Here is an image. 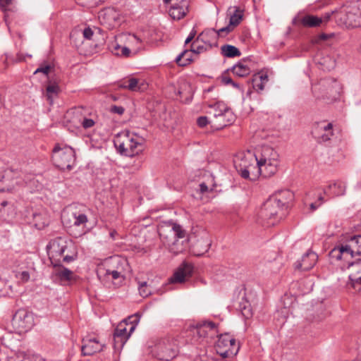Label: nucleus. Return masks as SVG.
<instances>
[{"label":"nucleus","instance_id":"4468645a","mask_svg":"<svg viewBox=\"0 0 361 361\" xmlns=\"http://www.w3.org/2000/svg\"><path fill=\"white\" fill-rule=\"evenodd\" d=\"M99 19L103 25L111 30L121 24V16L116 9L107 8L99 13Z\"/></svg>","mask_w":361,"mask_h":361},{"label":"nucleus","instance_id":"2eb2a0df","mask_svg":"<svg viewBox=\"0 0 361 361\" xmlns=\"http://www.w3.org/2000/svg\"><path fill=\"white\" fill-rule=\"evenodd\" d=\"M216 325L212 322H203L197 324V325L190 329V332L193 334V341L195 343H202L209 335V331H216Z\"/></svg>","mask_w":361,"mask_h":361},{"label":"nucleus","instance_id":"f257e3e1","mask_svg":"<svg viewBox=\"0 0 361 361\" xmlns=\"http://www.w3.org/2000/svg\"><path fill=\"white\" fill-rule=\"evenodd\" d=\"M158 233L162 243L171 252L177 255L184 251L183 241L179 243V240L185 238L186 231L180 225L173 221L164 222L159 225Z\"/></svg>","mask_w":361,"mask_h":361},{"label":"nucleus","instance_id":"b1692460","mask_svg":"<svg viewBox=\"0 0 361 361\" xmlns=\"http://www.w3.org/2000/svg\"><path fill=\"white\" fill-rule=\"evenodd\" d=\"M106 269H113L114 271H119L126 274L128 263L126 259L114 256L106 262Z\"/></svg>","mask_w":361,"mask_h":361},{"label":"nucleus","instance_id":"e433bc0d","mask_svg":"<svg viewBox=\"0 0 361 361\" xmlns=\"http://www.w3.org/2000/svg\"><path fill=\"white\" fill-rule=\"evenodd\" d=\"M210 49V47H207V44L202 43V41L197 37L191 44L190 51L199 54Z\"/></svg>","mask_w":361,"mask_h":361},{"label":"nucleus","instance_id":"09e8293b","mask_svg":"<svg viewBox=\"0 0 361 361\" xmlns=\"http://www.w3.org/2000/svg\"><path fill=\"white\" fill-rule=\"evenodd\" d=\"M16 277L22 283H26L30 280V275L27 271H17Z\"/></svg>","mask_w":361,"mask_h":361},{"label":"nucleus","instance_id":"c03bdc74","mask_svg":"<svg viewBox=\"0 0 361 361\" xmlns=\"http://www.w3.org/2000/svg\"><path fill=\"white\" fill-rule=\"evenodd\" d=\"M104 274L106 276H111L112 280H119L120 281H123L126 278V274L114 271L113 269H106Z\"/></svg>","mask_w":361,"mask_h":361},{"label":"nucleus","instance_id":"e2e57ef3","mask_svg":"<svg viewBox=\"0 0 361 361\" xmlns=\"http://www.w3.org/2000/svg\"><path fill=\"white\" fill-rule=\"evenodd\" d=\"M12 0H0V6L2 8H5L11 4Z\"/></svg>","mask_w":361,"mask_h":361},{"label":"nucleus","instance_id":"c9c22d12","mask_svg":"<svg viewBox=\"0 0 361 361\" xmlns=\"http://www.w3.org/2000/svg\"><path fill=\"white\" fill-rule=\"evenodd\" d=\"M357 256H361V235L347 236Z\"/></svg>","mask_w":361,"mask_h":361},{"label":"nucleus","instance_id":"f03ea898","mask_svg":"<svg viewBox=\"0 0 361 361\" xmlns=\"http://www.w3.org/2000/svg\"><path fill=\"white\" fill-rule=\"evenodd\" d=\"M145 139L129 130L118 133L114 139L117 151L123 156L134 157L142 150Z\"/></svg>","mask_w":361,"mask_h":361},{"label":"nucleus","instance_id":"c85d7f7f","mask_svg":"<svg viewBox=\"0 0 361 361\" xmlns=\"http://www.w3.org/2000/svg\"><path fill=\"white\" fill-rule=\"evenodd\" d=\"M197 38L202 41V43L207 44V47H212L216 37V32L215 29H208L202 32Z\"/></svg>","mask_w":361,"mask_h":361},{"label":"nucleus","instance_id":"bb28decb","mask_svg":"<svg viewBox=\"0 0 361 361\" xmlns=\"http://www.w3.org/2000/svg\"><path fill=\"white\" fill-rule=\"evenodd\" d=\"M269 77L267 73L261 71L255 74L252 79L253 89L257 92H261L264 88V85L268 82Z\"/></svg>","mask_w":361,"mask_h":361},{"label":"nucleus","instance_id":"69168bd1","mask_svg":"<svg viewBox=\"0 0 361 361\" xmlns=\"http://www.w3.org/2000/svg\"><path fill=\"white\" fill-rule=\"evenodd\" d=\"M200 189L202 193H204L205 192H207L209 190L208 186L205 184V183L202 182L200 185Z\"/></svg>","mask_w":361,"mask_h":361},{"label":"nucleus","instance_id":"de8ad7c7","mask_svg":"<svg viewBox=\"0 0 361 361\" xmlns=\"http://www.w3.org/2000/svg\"><path fill=\"white\" fill-rule=\"evenodd\" d=\"M197 124L200 128H204L208 124H211L212 127L214 128V121H209L207 116H200L197 119Z\"/></svg>","mask_w":361,"mask_h":361},{"label":"nucleus","instance_id":"473e14b6","mask_svg":"<svg viewBox=\"0 0 361 361\" xmlns=\"http://www.w3.org/2000/svg\"><path fill=\"white\" fill-rule=\"evenodd\" d=\"M211 246L210 240L208 238L199 240L193 247V252L195 255L201 256L207 252Z\"/></svg>","mask_w":361,"mask_h":361},{"label":"nucleus","instance_id":"9b49d317","mask_svg":"<svg viewBox=\"0 0 361 361\" xmlns=\"http://www.w3.org/2000/svg\"><path fill=\"white\" fill-rule=\"evenodd\" d=\"M329 256L333 263L346 259L348 256L353 258L357 255L347 237H343L338 240L335 247L329 252Z\"/></svg>","mask_w":361,"mask_h":361},{"label":"nucleus","instance_id":"a878e982","mask_svg":"<svg viewBox=\"0 0 361 361\" xmlns=\"http://www.w3.org/2000/svg\"><path fill=\"white\" fill-rule=\"evenodd\" d=\"M188 11V5L186 1L182 0L179 4H174L169 9V15L176 20L183 18Z\"/></svg>","mask_w":361,"mask_h":361},{"label":"nucleus","instance_id":"bf43d9fd","mask_svg":"<svg viewBox=\"0 0 361 361\" xmlns=\"http://www.w3.org/2000/svg\"><path fill=\"white\" fill-rule=\"evenodd\" d=\"M195 35H196V31L193 28L192 30V31L190 32V35H188V37L186 38V39L185 41V44H188L189 42H190L194 39Z\"/></svg>","mask_w":361,"mask_h":361},{"label":"nucleus","instance_id":"9d476101","mask_svg":"<svg viewBox=\"0 0 361 361\" xmlns=\"http://www.w3.org/2000/svg\"><path fill=\"white\" fill-rule=\"evenodd\" d=\"M11 324L16 333H26L34 326L33 314L25 309H20L13 316Z\"/></svg>","mask_w":361,"mask_h":361},{"label":"nucleus","instance_id":"864d4df0","mask_svg":"<svg viewBox=\"0 0 361 361\" xmlns=\"http://www.w3.org/2000/svg\"><path fill=\"white\" fill-rule=\"evenodd\" d=\"M184 86L188 89V91L187 92V93H185V90H183L182 88L178 91V93L180 95L185 94V101L189 102L191 100V97H192V92L190 90V87L188 85H184Z\"/></svg>","mask_w":361,"mask_h":361},{"label":"nucleus","instance_id":"4c0bfd02","mask_svg":"<svg viewBox=\"0 0 361 361\" xmlns=\"http://www.w3.org/2000/svg\"><path fill=\"white\" fill-rule=\"evenodd\" d=\"M191 61L190 50H184L176 58V63L180 66H187Z\"/></svg>","mask_w":361,"mask_h":361},{"label":"nucleus","instance_id":"0eeeda50","mask_svg":"<svg viewBox=\"0 0 361 361\" xmlns=\"http://www.w3.org/2000/svg\"><path fill=\"white\" fill-rule=\"evenodd\" d=\"M341 90L339 82L333 78L321 80L318 84L312 86V93L317 99H335Z\"/></svg>","mask_w":361,"mask_h":361},{"label":"nucleus","instance_id":"7c9ffc66","mask_svg":"<svg viewBox=\"0 0 361 361\" xmlns=\"http://www.w3.org/2000/svg\"><path fill=\"white\" fill-rule=\"evenodd\" d=\"M214 118V128L216 130H219L231 123L234 120V115L231 111V116H224V112H222L219 116Z\"/></svg>","mask_w":361,"mask_h":361},{"label":"nucleus","instance_id":"a19ab883","mask_svg":"<svg viewBox=\"0 0 361 361\" xmlns=\"http://www.w3.org/2000/svg\"><path fill=\"white\" fill-rule=\"evenodd\" d=\"M145 84L144 82H140V80L131 78L128 80V90L133 92H137L142 90Z\"/></svg>","mask_w":361,"mask_h":361},{"label":"nucleus","instance_id":"f3484780","mask_svg":"<svg viewBox=\"0 0 361 361\" xmlns=\"http://www.w3.org/2000/svg\"><path fill=\"white\" fill-rule=\"evenodd\" d=\"M133 318V316L123 319L116 326L114 333V346L115 349L121 350L127 341L130 338V334H127L126 326L128 321Z\"/></svg>","mask_w":361,"mask_h":361},{"label":"nucleus","instance_id":"338daca9","mask_svg":"<svg viewBox=\"0 0 361 361\" xmlns=\"http://www.w3.org/2000/svg\"><path fill=\"white\" fill-rule=\"evenodd\" d=\"M135 322V324H132L129 329V331L128 332L127 331V334H130V336H131L132 333L135 331V327H136V324L138 322V319H136Z\"/></svg>","mask_w":361,"mask_h":361},{"label":"nucleus","instance_id":"412c9836","mask_svg":"<svg viewBox=\"0 0 361 361\" xmlns=\"http://www.w3.org/2000/svg\"><path fill=\"white\" fill-rule=\"evenodd\" d=\"M78 258V251L74 243L71 240H68L66 245L63 247L61 254V263L69 264Z\"/></svg>","mask_w":361,"mask_h":361},{"label":"nucleus","instance_id":"79ce46f5","mask_svg":"<svg viewBox=\"0 0 361 361\" xmlns=\"http://www.w3.org/2000/svg\"><path fill=\"white\" fill-rule=\"evenodd\" d=\"M113 52L118 56L128 57L131 56L133 54L132 48L130 49L128 47H121L118 44H116L114 47Z\"/></svg>","mask_w":361,"mask_h":361},{"label":"nucleus","instance_id":"f704fd0d","mask_svg":"<svg viewBox=\"0 0 361 361\" xmlns=\"http://www.w3.org/2000/svg\"><path fill=\"white\" fill-rule=\"evenodd\" d=\"M221 53L223 56L228 58H233L241 55L240 50L235 46L231 44H224L221 46Z\"/></svg>","mask_w":361,"mask_h":361},{"label":"nucleus","instance_id":"cd10ccee","mask_svg":"<svg viewBox=\"0 0 361 361\" xmlns=\"http://www.w3.org/2000/svg\"><path fill=\"white\" fill-rule=\"evenodd\" d=\"M55 268V275L61 281H70L73 279L74 274L69 269L63 267L61 262L59 265H53Z\"/></svg>","mask_w":361,"mask_h":361},{"label":"nucleus","instance_id":"72a5a7b5","mask_svg":"<svg viewBox=\"0 0 361 361\" xmlns=\"http://www.w3.org/2000/svg\"><path fill=\"white\" fill-rule=\"evenodd\" d=\"M301 23L307 27H318L322 26L319 17L313 15H306L301 19Z\"/></svg>","mask_w":361,"mask_h":361},{"label":"nucleus","instance_id":"6e6552de","mask_svg":"<svg viewBox=\"0 0 361 361\" xmlns=\"http://www.w3.org/2000/svg\"><path fill=\"white\" fill-rule=\"evenodd\" d=\"M52 161L54 164L61 170H70L75 165V152L69 146H55L53 149Z\"/></svg>","mask_w":361,"mask_h":361},{"label":"nucleus","instance_id":"3c124183","mask_svg":"<svg viewBox=\"0 0 361 361\" xmlns=\"http://www.w3.org/2000/svg\"><path fill=\"white\" fill-rule=\"evenodd\" d=\"M348 280H349V281L348 283V285H349L353 289H356L357 288V286L358 284L361 285V277H358V278L355 279L350 274L348 276Z\"/></svg>","mask_w":361,"mask_h":361},{"label":"nucleus","instance_id":"4be33fe9","mask_svg":"<svg viewBox=\"0 0 361 361\" xmlns=\"http://www.w3.org/2000/svg\"><path fill=\"white\" fill-rule=\"evenodd\" d=\"M317 259V255L314 252H307L302 256L301 261L295 264V269L308 271L314 266Z\"/></svg>","mask_w":361,"mask_h":361},{"label":"nucleus","instance_id":"6e6d98bb","mask_svg":"<svg viewBox=\"0 0 361 361\" xmlns=\"http://www.w3.org/2000/svg\"><path fill=\"white\" fill-rule=\"evenodd\" d=\"M50 69H51V66L49 65L41 66L35 70V71L34 72V74H36L38 73H42L44 75H47L49 73Z\"/></svg>","mask_w":361,"mask_h":361},{"label":"nucleus","instance_id":"49530a36","mask_svg":"<svg viewBox=\"0 0 361 361\" xmlns=\"http://www.w3.org/2000/svg\"><path fill=\"white\" fill-rule=\"evenodd\" d=\"M337 11H338L327 12L320 16L319 18L322 21V26L326 25L332 18L335 19V14Z\"/></svg>","mask_w":361,"mask_h":361},{"label":"nucleus","instance_id":"a211bd4d","mask_svg":"<svg viewBox=\"0 0 361 361\" xmlns=\"http://www.w3.org/2000/svg\"><path fill=\"white\" fill-rule=\"evenodd\" d=\"M61 220L63 224L67 226H84L88 221L87 216L85 214L73 212L71 208L62 212Z\"/></svg>","mask_w":361,"mask_h":361},{"label":"nucleus","instance_id":"603ef678","mask_svg":"<svg viewBox=\"0 0 361 361\" xmlns=\"http://www.w3.org/2000/svg\"><path fill=\"white\" fill-rule=\"evenodd\" d=\"M233 30V27L230 25L224 27L218 30H216V37L219 36H225L228 35L229 32H231Z\"/></svg>","mask_w":361,"mask_h":361},{"label":"nucleus","instance_id":"5fc2aeb1","mask_svg":"<svg viewBox=\"0 0 361 361\" xmlns=\"http://www.w3.org/2000/svg\"><path fill=\"white\" fill-rule=\"evenodd\" d=\"M124 111H125V109L121 106L114 105V106H111L110 108V112L116 114L118 115L123 114Z\"/></svg>","mask_w":361,"mask_h":361},{"label":"nucleus","instance_id":"2f4dec72","mask_svg":"<svg viewBox=\"0 0 361 361\" xmlns=\"http://www.w3.org/2000/svg\"><path fill=\"white\" fill-rule=\"evenodd\" d=\"M345 186L343 182H332L325 192L330 195L339 196L345 193Z\"/></svg>","mask_w":361,"mask_h":361},{"label":"nucleus","instance_id":"423d86ee","mask_svg":"<svg viewBox=\"0 0 361 361\" xmlns=\"http://www.w3.org/2000/svg\"><path fill=\"white\" fill-rule=\"evenodd\" d=\"M276 201V199L269 197L259 212V221L260 220L265 226H274L284 215L283 209Z\"/></svg>","mask_w":361,"mask_h":361},{"label":"nucleus","instance_id":"680f3d73","mask_svg":"<svg viewBox=\"0 0 361 361\" xmlns=\"http://www.w3.org/2000/svg\"><path fill=\"white\" fill-rule=\"evenodd\" d=\"M82 111V109L81 107H77V108H74V109H71L70 113H71L72 114H73L76 116H79L81 115Z\"/></svg>","mask_w":361,"mask_h":361},{"label":"nucleus","instance_id":"8fccbe9b","mask_svg":"<svg viewBox=\"0 0 361 361\" xmlns=\"http://www.w3.org/2000/svg\"><path fill=\"white\" fill-rule=\"evenodd\" d=\"M80 123L85 129H88V128H90L92 126H94V125L95 124V122L92 118L83 117L82 118V120L80 121Z\"/></svg>","mask_w":361,"mask_h":361},{"label":"nucleus","instance_id":"58836bf2","mask_svg":"<svg viewBox=\"0 0 361 361\" xmlns=\"http://www.w3.org/2000/svg\"><path fill=\"white\" fill-rule=\"evenodd\" d=\"M233 73L239 76L245 77L250 73V68L242 63H238L233 67Z\"/></svg>","mask_w":361,"mask_h":361},{"label":"nucleus","instance_id":"393cba45","mask_svg":"<svg viewBox=\"0 0 361 361\" xmlns=\"http://www.w3.org/2000/svg\"><path fill=\"white\" fill-rule=\"evenodd\" d=\"M209 111L208 114H212L214 117L219 116L220 114L224 112V116H231V109L223 102H215L208 104Z\"/></svg>","mask_w":361,"mask_h":361},{"label":"nucleus","instance_id":"ddd939ff","mask_svg":"<svg viewBox=\"0 0 361 361\" xmlns=\"http://www.w3.org/2000/svg\"><path fill=\"white\" fill-rule=\"evenodd\" d=\"M156 348L160 360H170L174 358L178 353V347L173 338H164L159 341Z\"/></svg>","mask_w":361,"mask_h":361},{"label":"nucleus","instance_id":"7ed1b4c3","mask_svg":"<svg viewBox=\"0 0 361 361\" xmlns=\"http://www.w3.org/2000/svg\"><path fill=\"white\" fill-rule=\"evenodd\" d=\"M279 154L269 146H263L257 162L255 176H260L263 178H269L278 171L279 165Z\"/></svg>","mask_w":361,"mask_h":361},{"label":"nucleus","instance_id":"aec40b11","mask_svg":"<svg viewBox=\"0 0 361 361\" xmlns=\"http://www.w3.org/2000/svg\"><path fill=\"white\" fill-rule=\"evenodd\" d=\"M193 271V267L188 263L182 264L175 271L173 276L169 279L171 283H183L187 276H191Z\"/></svg>","mask_w":361,"mask_h":361},{"label":"nucleus","instance_id":"774afa93","mask_svg":"<svg viewBox=\"0 0 361 361\" xmlns=\"http://www.w3.org/2000/svg\"><path fill=\"white\" fill-rule=\"evenodd\" d=\"M320 204L321 203L312 202L310 204V208L312 210H315L319 207Z\"/></svg>","mask_w":361,"mask_h":361},{"label":"nucleus","instance_id":"dca6fc26","mask_svg":"<svg viewBox=\"0 0 361 361\" xmlns=\"http://www.w3.org/2000/svg\"><path fill=\"white\" fill-rule=\"evenodd\" d=\"M333 124L326 121H321L312 131V133L319 143H325L330 141L334 137Z\"/></svg>","mask_w":361,"mask_h":361},{"label":"nucleus","instance_id":"20e7f679","mask_svg":"<svg viewBox=\"0 0 361 361\" xmlns=\"http://www.w3.org/2000/svg\"><path fill=\"white\" fill-rule=\"evenodd\" d=\"M335 20L338 25L347 28L361 27V4L344 6L336 13Z\"/></svg>","mask_w":361,"mask_h":361},{"label":"nucleus","instance_id":"39448f33","mask_svg":"<svg viewBox=\"0 0 361 361\" xmlns=\"http://www.w3.org/2000/svg\"><path fill=\"white\" fill-rule=\"evenodd\" d=\"M258 159L259 157L250 150L240 152L235 154L233 164L241 178L247 179L250 173L254 176Z\"/></svg>","mask_w":361,"mask_h":361},{"label":"nucleus","instance_id":"a18cd8bd","mask_svg":"<svg viewBox=\"0 0 361 361\" xmlns=\"http://www.w3.org/2000/svg\"><path fill=\"white\" fill-rule=\"evenodd\" d=\"M138 290L140 295L143 298H146L151 294V290L148 288L147 282L145 281L141 282L139 284Z\"/></svg>","mask_w":361,"mask_h":361},{"label":"nucleus","instance_id":"37998d69","mask_svg":"<svg viewBox=\"0 0 361 361\" xmlns=\"http://www.w3.org/2000/svg\"><path fill=\"white\" fill-rule=\"evenodd\" d=\"M59 92V87L56 84H49L47 87V97L49 102H53L54 97L57 95Z\"/></svg>","mask_w":361,"mask_h":361},{"label":"nucleus","instance_id":"ea45409f","mask_svg":"<svg viewBox=\"0 0 361 361\" xmlns=\"http://www.w3.org/2000/svg\"><path fill=\"white\" fill-rule=\"evenodd\" d=\"M233 8L234 13L231 15L229 20V25L233 27L238 25L240 23L243 18L242 11L237 7H234Z\"/></svg>","mask_w":361,"mask_h":361},{"label":"nucleus","instance_id":"f8f14e48","mask_svg":"<svg viewBox=\"0 0 361 361\" xmlns=\"http://www.w3.org/2000/svg\"><path fill=\"white\" fill-rule=\"evenodd\" d=\"M68 240L66 238L56 237L51 239L47 245V255L52 265H59V262H61V254Z\"/></svg>","mask_w":361,"mask_h":361},{"label":"nucleus","instance_id":"13d9d810","mask_svg":"<svg viewBox=\"0 0 361 361\" xmlns=\"http://www.w3.org/2000/svg\"><path fill=\"white\" fill-rule=\"evenodd\" d=\"M326 60H329V63L326 65V68L327 70H330V69L333 68L334 67V66H335V61H334V60H333V59H331L330 57H327V58L324 59V63H323L324 64V63H326Z\"/></svg>","mask_w":361,"mask_h":361},{"label":"nucleus","instance_id":"052dcab7","mask_svg":"<svg viewBox=\"0 0 361 361\" xmlns=\"http://www.w3.org/2000/svg\"><path fill=\"white\" fill-rule=\"evenodd\" d=\"M223 82L224 84L226 85H232L233 87H238V85L236 83H235L231 78H228V77H224L223 79H222Z\"/></svg>","mask_w":361,"mask_h":361},{"label":"nucleus","instance_id":"c756f323","mask_svg":"<svg viewBox=\"0 0 361 361\" xmlns=\"http://www.w3.org/2000/svg\"><path fill=\"white\" fill-rule=\"evenodd\" d=\"M126 42L130 47L132 48L133 54H137L143 49V42L140 38L133 34H128L126 36Z\"/></svg>","mask_w":361,"mask_h":361},{"label":"nucleus","instance_id":"6ab92c4d","mask_svg":"<svg viewBox=\"0 0 361 361\" xmlns=\"http://www.w3.org/2000/svg\"><path fill=\"white\" fill-rule=\"evenodd\" d=\"M82 343L81 351L84 356H90L99 353L104 348V345L101 344L96 338L83 339Z\"/></svg>","mask_w":361,"mask_h":361},{"label":"nucleus","instance_id":"4d7b16f0","mask_svg":"<svg viewBox=\"0 0 361 361\" xmlns=\"http://www.w3.org/2000/svg\"><path fill=\"white\" fill-rule=\"evenodd\" d=\"M82 35H83V37L85 39L90 40L92 39V37L94 35V32L90 27H87L84 29V30L82 32Z\"/></svg>","mask_w":361,"mask_h":361},{"label":"nucleus","instance_id":"5701e85b","mask_svg":"<svg viewBox=\"0 0 361 361\" xmlns=\"http://www.w3.org/2000/svg\"><path fill=\"white\" fill-rule=\"evenodd\" d=\"M270 197L276 199L277 204L284 209L288 208V204L293 200L294 195L290 190L285 189L275 192Z\"/></svg>","mask_w":361,"mask_h":361},{"label":"nucleus","instance_id":"1a4fd4ad","mask_svg":"<svg viewBox=\"0 0 361 361\" xmlns=\"http://www.w3.org/2000/svg\"><path fill=\"white\" fill-rule=\"evenodd\" d=\"M216 353L222 357H233L239 351L240 345L229 334H220L215 345Z\"/></svg>","mask_w":361,"mask_h":361},{"label":"nucleus","instance_id":"0e129e2a","mask_svg":"<svg viewBox=\"0 0 361 361\" xmlns=\"http://www.w3.org/2000/svg\"><path fill=\"white\" fill-rule=\"evenodd\" d=\"M4 183V182H0V192H11V188L3 185Z\"/></svg>","mask_w":361,"mask_h":361}]
</instances>
